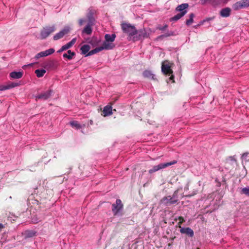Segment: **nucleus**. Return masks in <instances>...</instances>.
Masks as SVG:
<instances>
[{
	"instance_id": "f257e3e1",
	"label": "nucleus",
	"mask_w": 249,
	"mask_h": 249,
	"mask_svg": "<svg viewBox=\"0 0 249 249\" xmlns=\"http://www.w3.org/2000/svg\"><path fill=\"white\" fill-rule=\"evenodd\" d=\"M121 27L123 32L128 35V40L133 41L134 37L137 33V30L135 27L130 23H123L121 24Z\"/></svg>"
},
{
	"instance_id": "f03ea898",
	"label": "nucleus",
	"mask_w": 249,
	"mask_h": 249,
	"mask_svg": "<svg viewBox=\"0 0 249 249\" xmlns=\"http://www.w3.org/2000/svg\"><path fill=\"white\" fill-rule=\"evenodd\" d=\"M123 204L120 199H117L115 203L112 204V211L114 216H121L123 210Z\"/></svg>"
},
{
	"instance_id": "7ed1b4c3",
	"label": "nucleus",
	"mask_w": 249,
	"mask_h": 249,
	"mask_svg": "<svg viewBox=\"0 0 249 249\" xmlns=\"http://www.w3.org/2000/svg\"><path fill=\"white\" fill-rule=\"evenodd\" d=\"M177 163V160H174L171 162L166 163H161L157 165L154 166L151 169L148 170L149 174H152L160 170L166 168L169 166L174 165Z\"/></svg>"
},
{
	"instance_id": "20e7f679",
	"label": "nucleus",
	"mask_w": 249,
	"mask_h": 249,
	"mask_svg": "<svg viewBox=\"0 0 249 249\" xmlns=\"http://www.w3.org/2000/svg\"><path fill=\"white\" fill-rule=\"evenodd\" d=\"M150 30L148 31L145 28L137 30V34L134 37L133 41L143 40L149 37Z\"/></svg>"
},
{
	"instance_id": "39448f33",
	"label": "nucleus",
	"mask_w": 249,
	"mask_h": 249,
	"mask_svg": "<svg viewBox=\"0 0 249 249\" xmlns=\"http://www.w3.org/2000/svg\"><path fill=\"white\" fill-rule=\"evenodd\" d=\"M55 30V26L53 25L51 26H45L41 30L40 33V38L41 39L46 38L52 33Z\"/></svg>"
},
{
	"instance_id": "423d86ee",
	"label": "nucleus",
	"mask_w": 249,
	"mask_h": 249,
	"mask_svg": "<svg viewBox=\"0 0 249 249\" xmlns=\"http://www.w3.org/2000/svg\"><path fill=\"white\" fill-rule=\"evenodd\" d=\"M161 71L163 74L170 76L169 78V81H172L173 82H175L174 80V76L172 74L173 71L168 64L162 63L161 66Z\"/></svg>"
},
{
	"instance_id": "0eeeda50",
	"label": "nucleus",
	"mask_w": 249,
	"mask_h": 249,
	"mask_svg": "<svg viewBox=\"0 0 249 249\" xmlns=\"http://www.w3.org/2000/svg\"><path fill=\"white\" fill-rule=\"evenodd\" d=\"M53 90L50 89L45 91H43L35 96L36 100H46L49 98L53 94Z\"/></svg>"
},
{
	"instance_id": "6e6552de",
	"label": "nucleus",
	"mask_w": 249,
	"mask_h": 249,
	"mask_svg": "<svg viewBox=\"0 0 249 249\" xmlns=\"http://www.w3.org/2000/svg\"><path fill=\"white\" fill-rule=\"evenodd\" d=\"M71 30V28L69 26H65L64 28L60 32L56 34L53 37L54 40H57L60 38H62L65 35L68 34Z\"/></svg>"
},
{
	"instance_id": "1a4fd4ad",
	"label": "nucleus",
	"mask_w": 249,
	"mask_h": 249,
	"mask_svg": "<svg viewBox=\"0 0 249 249\" xmlns=\"http://www.w3.org/2000/svg\"><path fill=\"white\" fill-rule=\"evenodd\" d=\"M180 228L179 231L181 234H184L190 237H193L194 235V232L192 229L189 227H182L179 226Z\"/></svg>"
},
{
	"instance_id": "9d476101",
	"label": "nucleus",
	"mask_w": 249,
	"mask_h": 249,
	"mask_svg": "<svg viewBox=\"0 0 249 249\" xmlns=\"http://www.w3.org/2000/svg\"><path fill=\"white\" fill-rule=\"evenodd\" d=\"M161 203L165 206H169L177 203V200H174L170 196L163 197L161 200Z\"/></svg>"
},
{
	"instance_id": "9b49d317",
	"label": "nucleus",
	"mask_w": 249,
	"mask_h": 249,
	"mask_svg": "<svg viewBox=\"0 0 249 249\" xmlns=\"http://www.w3.org/2000/svg\"><path fill=\"white\" fill-rule=\"evenodd\" d=\"M43 67L47 70H53L56 68V64L54 60H48L43 63Z\"/></svg>"
},
{
	"instance_id": "f8f14e48",
	"label": "nucleus",
	"mask_w": 249,
	"mask_h": 249,
	"mask_svg": "<svg viewBox=\"0 0 249 249\" xmlns=\"http://www.w3.org/2000/svg\"><path fill=\"white\" fill-rule=\"evenodd\" d=\"M76 38H74L72 39V40L67 43L66 44L62 46V47L57 51V53H61L62 52L66 51L70 48H71L76 42Z\"/></svg>"
},
{
	"instance_id": "ddd939ff",
	"label": "nucleus",
	"mask_w": 249,
	"mask_h": 249,
	"mask_svg": "<svg viewBox=\"0 0 249 249\" xmlns=\"http://www.w3.org/2000/svg\"><path fill=\"white\" fill-rule=\"evenodd\" d=\"M95 11L93 9H89L88 12L87 14V18H88V23L94 24L95 22V19L94 17Z\"/></svg>"
},
{
	"instance_id": "4468645a",
	"label": "nucleus",
	"mask_w": 249,
	"mask_h": 249,
	"mask_svg": "<svg viewBox=\"0 0 249 249\" xmlns=\"http://www.w3.org/2000/svg\"><path fill=\"white\" fill-rule=\"evenodd\" d=\"M231 10L229 7L222 8L219 12V15L221 17L227 18L230 17L231 14Z\"/></svg>"
},
{
	"instance_id": "2eb2a0df",
	"label": "nucleus",
	"mask_w": 249,
	"mask_h": 249,
	"mask_svg": "<svg viewBox=\"0 0 249 249\" xmlns=\"http://www.w3.org/2000/svg\"><path fill=\"white\" fill-rule=\"evenodd\" d=\"M115 45L112 43L105 41L103 42L102 45L101 46H100L99 47L100 48L101 51H102L103 50H111L113 49Z\"/></svg>"
},
{
	"instance_id": "dca6fc26",
	"label": "nucleus",
	"mask_w": 249,
	"mask_h": 249,
	"mask_svg": "<svg viewBox=\"0 0 249 249\" xmlns=\"http://www.w3.org/2000/svg\"><path fill=\"white\" fill-rule=\"evenodd\" d=\"M189 5L188 3H182L178 5L176 8V11L177 12H179L180 13L185 12V15L187 13V8L188 7Z\"/></svg>"
},
{
	"instance_id": "f3484780",
	"label": "nucleus",
	"mask_w": 249,
	"mask_h": 249,
	"mask_svg": "<svg viewBox=\"0 0 249 249\" xmlns=\"http://www.w3.org/2000/svg\"><path fill=\"white\" fill-rule=\"evenodd\" d=\"M37 232L34 230H26L23 235L25 238H32L36 235Z\"/></svg>"
},
{
	"instance_id": "a211bd4d",
	"label": "nucleus",
	"mask_w": 249,
	"mask_h": 249,
	"mask_svg": "<svg viewBox=\"0 0 249 249\" xmlns=\"http://www.w3.org/2000/svg\"><path fill=\"white\" fill-rule=\"evenodd\" d=\"M142 75L144 77L150 79L155 80L156 79L155 75L152 73L151 71L145 70L142 72Z\"/></svg>"
},
{
	"instance_id": "6ab92c4d",
	"label": "nucleus",
	"mask_w": 249,
	"mask_h": 249,
	"mask_svg": "<svg viewBox=\"0 0 249 249\" xmlns=\"http://www.w3.org/2000/svg\"><path fill=\"white\" fill-rule=\"evenodd\" d=\"M23 75V71H12L10 73V77L13 79H20L21 78Z\"/></svg>"
},
{
	"instance_id": "aec40b11",
	"label": "nucleus",
	"mask_w": 249,
	"mask_h": 249,
	"mask_svg": "<svg viewBox=\"0 0 249 249\" xmlns=\"http://www.w3.org/2000/svg\"><path fill=\"white\" fill-rule=\"evenodd\" d=\"M103 112L104 116H107L111 115L112 114L111 106L109 105L105 106L104 108Z\"/></svg>"
},
{
	"instance_id": "412c9836",
	"label": "nucleus",
	"mask_w": 249,
	"mask_h": 249,
	"mask_svg": "<svg viewBox=\"0 0 249 249\" xmlns=\"http://www.w3.org/2000/svg\"><path fill=\"white\" fill-rule=\"evenodd\" d=\"M94 24L88 23L87 25L85 26V27L83 29L82 31L83 33H85L86 34L89 35H90L92 33V26Z\"/></svg>"
},
{
	"instance_id": "4be33fe9",
	"label": "nucleus",
	"mask_w": 249,
	"mask_h": 249,
	"mask_svg": "<svg viewBox=\"0 0 249 249\" xmlns=\"http://www.w3.org/2000/svg\"><path fill=\"white\" fill-rule=\"evenodd\" d=\"M233 9L235 10H239L240 9H244L243 6V3L242 0H240L239 1L236 2L232 5Z\"/></svg>"
},
{
	"instance_id": "5701e85b",
	"label": "nucleus",
	"mask_w": 249,
	"mask_h": 249,
	"mask_svg": "<svg viewBox=\"0 0 249 249\" xmlns=\"http://www.w3.org/2000/svg\"><path fill=\"white\" fill-rule=\"evenodd\" d=\"M75 55V53L74 52H72L71 50H68L67 53L63 54V56L64 58H66L69 60H71Z\"/></svg>"
},
{
	"instance_id": "b1692460",
	"label": "nucleus",
	"mask_w": 249,
	"mask_h": 249,
	"mask_svg": "<svg viewBox=\"0 0 249 249\" xmlns=\"http://www.w3.org/2000/svg\"><path fill=\"white\" fill-rule=\"evenodd\" d=\"M239 192L241 195H244L249 197V186H247L244 188H239Z\"/></svg>"
},
{
	"instance_id": "393cba45",
	"label": "nucleus",
	"mask_w": 249,
	"mask_h": 249,
	"mask_svg": "<svg viewBox=\"0 0 249 249\" xmlns=\"http://www.w3.org/2000/svg\"><path fill=\"white\" fill-rule=\"evenodd\" d=\"M116 35L114 34L111 35L106 34L105 36V41L110 42H113L115 39Z\"/></svg>"
},
{
	"instance_id": "a878e982",
	"label": "nucleus",
	"mask_w": 249,
	"mask_h": 249,
	"mask_svg": "<svg viewBox=\"0 0 249 249\" xmlns=\"http://www.w3.org/2000/svg\"><path fill=\"white\" fill-rule=\"evenodd\" d=\"M228 0H210V4L213 6H216L221 3H225Z\"/></svg>"
},
{
	"instance_id": "bb28decb",
	"label": "nucleus",
	"mask_w": 249,
	"mask_h": 249,
	"mask_svg": "<svg viewBox=\"0 0 249 249\" xmlns=\"http://www.w3.org/2000/svg\"><path fill=\"white\" fill-rule=\"evenodd\" d=\"M90 49V47L88 44H85L83 45L81 48L80 51H81V53L82 54H87V53H89V51Z\"/></svg>"
},
{
	"instance_id": "cd10ccee",
	"label": "nucleus",
	"mask_w": 249,
	"mask_h": 249,
	"mask_svg": "<svg viewBox=\"0 0 249 249\" xmlns=\"http://www.w3.org/2000/svg\"><path fill=\"white\" fill-rule=\"evenodd\" d=\"M185 15V12L179 13L170 19V21H176Z\"/></svg>"
},
{
	"instance_id": "c85d7f7f",
	"label": "nucleus",
	"mask_w": 249,
	"mask_h": 249,
	"mask_svg": "<svg viewBox=\"0 0 249 249\" xmlns=\"http://www.w3.org/2000/svg\"><path fill=\"white\" fill-rule=\"evenodd\" d=\"M46 73L45 69H37L35 71V73L38 78L42 77Z\"/></svg>"
},
{
	"instance_id": "c756f323",
	"label": "nucleus",
	"mask_w": 249,
	"mask_h": 249,
	"mask_svg": "<svg viewBox=\"0 0 249 249\" xmlns=\"http://www.w3.org/2000/svg\"><path fill=\"white\" fill-rule=\"evenodd\" d=\"M101 51L99 47H96L95 49L91 50L90 51H89V53L86 55V56H90L95 53H96L99 52Z\"/></svg>"
},
{
	"instance_id": "7c9ffc66",
	"label": "nucleus",
	"mask_w": 249,
	"mask_h": 249,
	"mask_svg": "<svg viewBox=\"0 0 249 249\" xmlns=\"http://www.w3.org/2000/svg\"><path fill=\"white\" fill-rule=\"evenodd\" d=\"M70 124L72 127H75L76 129H79L82 128V126L78 123L77 121H71Z\"/></svg>"
},
{
	"instance_id": "2f4dec72",
	"label": "nucleus",
	"mask_w": 249,
	"mask_h": 249,
	"mask_svg": "<svg viewBox=\"0 0 249 249\" xmlns=\"http://www.w3.org/2000/svg\"><path fill=\"white\" fill-rule=\"evenodd\" d=\"M194 17H195V15L194 14V13H191L189 15V19H187L186 21V24L187 26L190 25L193 22V21H194L193 19H194Z\"/></svg>"
},
{
	"instance_id": "473e14b6",
	"label": "nucleus",
	"mask_w": 249,
	"mask_h": 249,
	"mask_svg": "<svg viewBox=\"0 0 249 249\" xmlns=\"http://www.w3.org/2000/svg\"><path fill=\"white\" fill-rule=\"evenodd\" d=\"M20 85V83L18 82H12L10 84L7 85L8 87V89L15 88L16 87H18Z\"/></svg>"
},
{
	"instance_id": "72a5a7b5",
	"label": "nucleus",
	"mask_w": 249,
	"mask_h": 249,
	"mask_svg": "<svg viewBox=\"0 0 249 249\" xmlns=\"http://www.w3.org/2000/svg\"><path fill=\"white\" fill-rule=\"evenodd\" d=\"M47 56L44 51L41 52L37 53L35 56V58L37 59L41 57Z\"/></svg>"
},
{
	"instance_id": "f704fd0d",
	"label": "nucleus",
	"mask_w": 249,
	"mask_h": 249,
	"mask_svg": "<svg viewBox=\"0 0 249 249\" xmlns=\"http://www.w3.org/2000/svg\"><path fill=\"white\" fill-rule=\"evenodd\" d=\"M242 159L246 161H249V153H245L242 155Z\"/></svg>"
},
{
	"instance_id": "c9c22d12",
	"label": "nucleus",
	"mask_w": 249,
	"mask_h": 249,
	"mask_svg": "<svg viewBox=\"0 0 249 249\" xmlns=\"http://www.w3.org/2000/svg\"><path fill=\"white\" fill-rule=\"evenodd\" d=\"M164 35L166 37L176 35L175 32L171 31H167Z\"/></svg>"
},
{
	"instance_id": "e433bc0d",
	"label": "nucleus",
	"mask_w": 249,
	"mask_h": 249,
	"mask_svg": "<svg viewBox=\"0 0 249 249\" xmlns=\"http://www.w3.org/2000/svg\"><path fill=\"white\" fill-rule=\"evenodd\" d=\"M55 50L53 48H51L48 50L45 51L46 56L49 55L53 54Z\"/></svg>"
},
{
	"instance_id": "4c0bfd02",
	"label": "nucleus",
	"mask_w": 249,
	"mask_h": 249,
	"mask_svg": "<svg viewBox=\"0 0 249 249\" xmlns=\"http://www.w3.org/2000/svg\"><path fill=\"white\" fill-rule=\"evenodd\" d=\"M171 197H172V198L174 199V200H177V202H178V190H176L175 191L172 196H171Z\"/></svg>"
},
{
	"instance_id": "58836bf2",
	"label": "nucleus",
	"mask_w": 249,
	"mask_h": 249,
	"mask_svg": "<svg viewBox=\"0 0 249 249\" xmlns=\"http://www.w3.org/2000/svg\"><path fill=\"white\" fill-rule=\"evenodd\" d=\"M167 28H168V25L165 24L163 26L159 25L158 26L157 29L163 32V31H165Z\"/></svg>"
},
{
	"instance_id": "ea45409f",
	"label": "nucleus",
	"mask_w": 249,
	"mask_h": 249,
	"mask_svg": "<svg viewBox=\"0 0 249 249\" xmlns=\"http://www.w3.org/2000/svg\"><path fill=\"white\" fill-rule=\"evenodd\" d=\"M243 3V6L244 8H246L249 7V0H241Z\"/></svg>"
},
{
	"instance_id": "a19ab883",
	"label": "nucleus",
	"mask_w": 249,
	"mask_h": 249,
	"mask_svg": "<svg viewBox=\"0 0 249 249\" xmlns=\"http://www.w3.org/2000/svg\"><path fill=\"white\" fill-rule=\"evenodd\" d=\"M8 89V87L7 85H0V91H3Z\"/></svg>"
},
{
	"instance_id": "79ce46f5",
	"label": "nucleus",
	"mask_w": 249,
	"mask_h": 249,
	"mask_svg": "<svg viewBox=\"0 0 249 249\" xmlns=\"http://www.w3.org/2000/svg\"><path fill=\"white\" fill-rule=\"evenodd\" d=\"M229 160H230V161L231 162L230 163L231 164L236 162L235 159L232 157H230L227 160V162H228Z\"/></svg>"
},
{
	"instance_id": "37998d69",
	"label": "nucleus",
	"mask_w": 249,
	"mask_h": 249,
	"mask_svg": "<svg viewBox=\"0 0 249 249\" xmlns=\"http://www.w3.org/2000/svg\"><path fill=\"white\" fill-rule=\"evenodd\" d=\"M86 22V20L85 19L81 18L78 21V24L80 26H81L84 22Z\"/></svg>"
},
{
	"instance_id": "c03bdc74",
	"label": "nucleus",
	"mask_w": 249,
	"mask_h": 249,
	"mask_svg": "<svg viewBox=\"0 0 249 249\" xmlns=\"http://www.w3.org/2000/svg\"><path fill=\"white\" fill-rule=\"evenodd\" d=\"M196 193H197V191H195L193 192V193L192 194H190L186 195L185 196L187 197H190L195 195L196 194Z\"/></svg>"
},
{
	"instance_id": "a18cd8bd",
	"label": "nucleus",
	"mask_w": 249,
	"mask_h": 249,
	"mask_svg": "<svg viewBox=\"0 0 249 249\" xmlns=\"http://www.w3.org/2000/svg\"><path fill=\"white\" fill-rule=\"evenodd\" d=\"M200 1L201 3L203 5L205 4L207 2L210 3V0H201Z\"/></svg>"
},
{
	"instance_id": "49530a36",
	"label": "nucleus",
	"mask_w": 249,
	"mask_h": 249,
	"mask_svg": "<svg viewBox=\"0 0 249 249\" xmlns=\"http://www.w3.org/2000/svg\"><path fill=\"white\" fill-rule=\"evenodd\" d=\"M213 19V17L208 18L204 20L203 21H201V24H203L205 21H208L211 20H212Z\"/></svg>"
},
{
	"instance_id": "de8ad7c7",
	"label": "nucleus",
	"mask_w": 249,
	"mask_h": 249,
	"mask_svg": "<svg viewBox=\"0 0 249 249\" xmlns=\"http://www.w3.org/2000/svg\"><path fill=\"white\" fill-rule=\"evenodd\" d=\"M178 219L180 221H179L180 224H181V223H183L184 222H185V220L184 219L183 217H182L181 216L179 217Z\"/></svg>"
},
{
	"instance_id": "09e8293b",
	"label": "nucleus",
	"mask_w": 249,
	"mask_h": 249,
	"mask_svg": "<svg viewBox=\"0 0 249 249\" xmlns=\"http://www.w3.org/2000/svg\"><path fill=\"white\" fill-rule=\"evenodd\" d=\"M164 37H166V36H165L163 34V35H161L160 36H159L158 37H157V39H161V38H163Z\"/></svg>"
},
{
	"instance_id": "8fccbe9b",
	"label": "nucleus",
	"mask_w": 249,
	"mask_h": 249,
	"mask_svg": "<svg viewBox=\"0 0 249 249\" xmlns=\"http://www.w3.org/2000/svg\"><path fill=\"white\" fill-rule=\"evenodd\" d=\"M189 189V185L187 184L184 188L185 190H188Z\"/></svg>"
},
{
	"instance_id": "3c124183",
	"label": "nucleus",
	"mask_w": 249,
	"mask_h": 249,
	"mask_svg": "<svg viewBox=\"0 0 249 249\" xmlns=\"http://www.w3.org/2000/svg\"><path fill=\"white\" fill-rule=\"evenodd\" d=\"M3 228V225L2 224L0 223V230L1 229H2Z\"/></svg>"
},
{
	"instance_id": "603ef678",
	"label": "nucleus",
	"mask_w": 249,
	"mask_h": 249,
	"mask_svg": "<svg viewBox=\"0 0 249 249\" xmlns=\"http://www.w3.org/2000/svg\"><path fill=\"white\" fill-rule=\"evenodd\" d=\"M89 124L91 125L92 124H93V121L92 120H90L89 121Z\"/></svg>"
}]
</instances>
